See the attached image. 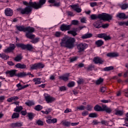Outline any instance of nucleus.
I'll return each mask as SVG.
<instances>
[{"label": "nucleus", "instance_id": "10", "mask_svg": "<svg viewBox=\"0 0 128 128\" xmlns=\"http://www.w3.org/2000/svg\"><path fill=\"white\" fill-rule=\"evenodd\" d=\"M16 72H18V70H12L6 72V74H9L10 78H12L14 76H17L18 74H16Z\"/></svg>", "mask_w": 128, "mask_h": 128}, {"label": "nucleus", "instance_id": "56", "mask_svg": "<svg viewBox=\"0 0 128 128\" xmlns=\"http://www.w3.org/2000/svg\"><path fill=\"white\" fill-rule=\"evenodd\" d=\"M88 111H84L82 112V116H88Z\"/></svg>", "mask_w": 128, "mask_h": 128}, {"label": "nucleus", "instance_id": "16", "mask_svg": "<svg viewBox=\"0 0 128 128\" xmlns=\"http://www.w3.org/2000/svg\"><path fill=\"white\" fill-rule=\"evenodd\" d=\"M102 112H106L108 114H110L111 112H112V110L110 108H108L106 105L103 104L102 107Z\"/></svg>", "mask_w": 128, "mask_h": 128}, {"label": "nucleus", "instance_id": "52", "mask_svg": "<svg viewBox=\"0 0 128 128\" xmlns=\"http://www.w3.org/2000/svg\"><path fill=\"white\" fill-rule=\"evenodd\" d=\"M72 24L74 26H78V20H72Z\"/></svg>", "mask_w": 128, "mask_h": 128}, {"label": "nucleus", "instance_id": "7", "mask_svg": "<svg viewBox=\"0 0 128 128\" xmlns=\"http://www.w3.org/2000/svg\"><path fill=\"white\" fill-rule=\"evenodd\" d=\"M88 45L86 43H80L79 44L78 46V50L79 52H84L86 48H88Z\"/></svg>", "mask_w": 128, "mask_h": 128}, {"label": "nucleus", "instance_id": "55", "mask_svg": "<svg viewBox=\"0 0 128 128\" xmlns=\"http://www.w3.org/2000/svg\"><path fill=\"white\" fill-rule=\"evenodd\" d=\"M64 114H68V112H72V109L66 108L64 112Z\"/></svg>", "mask_w": 128, "mask_h": 128}, {"label": "nucleus", "instance_id": "38", "mask_svg": "<svg viewBox=\"0 0 128 128\" xmlns=\"http://www.w3.org/2000/svg\"><path fill=\"white\" fill-rule=\"evenodd\" d=\"M120 8L122 10H126V8H128V4H124L120 5Z\"/></svg>", "mask_w": 128, "mask_h": 128}, {"label": "nucleus", "instance_id": "39", "mask_svg": "<svg viewBox=\"0 0 128 128\" xmlns=\"http://www.w3.org/2000/svg\"><path fill=\"white\" fill-rule=\"evenodd\" d=\"M102 82H104V78H100L99 79H98L96 81V84H102Z\"/></svg>", "mask_w": 128, "mask_h": 128}, {"label": "nucleus", "instance_id": "6", "mask_svg": "<svg viewBox=\"0 0 128 128\" xmlns=\"http://www.w3.org/2000/svg\"><path fill=\"white\" fill-rule=\"evenodd\" d=\"M46 2V0H39L38 2H34V3H32V4L33 6H34V8L35 10H38V8H42Z\"/></svg>", "mask_w": 128, "mask_h": 128}, {"label": "nucleus", "instance_id": "28", "mask_svg": "<svg viewBox=\"0 0 128 128\" xmlns=\"http://www.w3.org/2000/svg\"><path fill=\"white\" fill-rule=\"evenodd\" d=\"M17 76L18 78H24L26 76V72H23L17 74Z\"/></svg>", "mask_w": 128, "mask_h": 128}, {"label": "nucleus", "instance_id": "33", "mask_svg": "<svg viewBox=\"0 0 128 128\" xmlns=\"http://www.w3.org/2000/svg\"><path fill=\"white\" fill-rule=\"evenodd\" d=\"M0 58H3L5 60H8V58H10V56H6V54H0Z\"/></svg>", "mask_w": 128, "mask_h": 128}, {"label": "nucleus", "instance_id": "26", "mask_svg": "<svg viewBox=\"0 0 128 128\" xmlns=\"http://www.w3.org/2000/svg\"><path fill=\"white\" fill-rule=\"evenodd\" d=\"M61 124L63 126H68V128L70 126V122L63 120Z\"/></svg>", "mask_w": 128, "mask_h": 128}, {"label": "nucleus", "instance_id": "23", "mask_svg": "<svg viewBox=\"0 0 128 128\" xmlns=\"http://www.w3.org/2000/svg\"><path fill=\"white\" fill-rule=\"evenodd\" d=\"M22 122H17L16 123H13L12 124V128H18L20 126H22Z\"/></svg>", "mask_w": 128, "mask_h": 128}, {"label": "nucleus", "instance_id": "18", "mask_svg": "<svg viewBox=\"0 0 128 128\" xmlns=\"http://www.w3.org/2000/svg\"><path fill=\"white\" fill-rule=\"evenodd\" d=\"M16 68H20L21 70H24V68H26V65L24 64H22L20 63H18L16 64Z\"/></svg>", "mask_w": 128, "mask_h": 128}, {"label": "nucleus", "instance_id": "54", "mask_svg": "<svg viewBox=\"0 0 128 128\" xmlns=\"http://www.w3.org/2000/svg\"><path fill=\"white\" fill-rule=\"evenodd\" d=\"M97 4H98V3H96V2H93L90 3V6H92V8H94V6H96Z\"/></svg>", "mask_w": 128, "mask_h": 128}, {"label": "nucleus", "instance_id": "58", "mask_svg": "<svg viewBox=\"0 0 128 128\" xmlns=\"http://www.w3.org/2000/svg\"><path fill=\"white\" fill-rule=\"evenodd\" d=\"M100 90L101 92H104L106 90V89L104 87H102L101 88H100Z\"/></svg>", "mask_w": 128, "mask_h": 128}, {"label": "nucleus", "instance_id": "2", "mask_svg": "<svg viewBox=\"0 0 128 128\" xmlns=\"http://www.w3.org/2000/svg\"><path fill=\"white\" fill-rule=\"evenodd\" d=\"M75 42L76 39H74V38L66 36L61 40V42L60 43V44L62 47L72 49L73 48H74Z\"/></svg>", "mask_w": 128, "mask_h": 128}, {"label": "nucleus", "instance_id": "45", "mask_svg": "<svg viewBox=\"0 0 128 128\" xmlns=\"http://www.w3.org/2000/svg\"><path fill=\"white\" fill-rule=\"evenodd\" d=\"M90 18L92 20H96V18H98V16H96V14H92L90 16Z\"/></svg>", "mask_w": 128, "mask_h": 128}, {"label": "nucleus", "instance_id": "59", "mask_svg": "<svg viewBox=\"0 0 128 128\" xmlns=\"http://www.w3.org/2000/svg\"><path fill=\"white\" fill-rule=\"evenodd\" d=\"M56 122H58V120L56 118H53V119H51L52 124H56Z\"/></svg>", "mask_w": 128, "mask_h": 128}, {"label": "nucleus", "instance_id": "3", "mask_svg": "<svg viewBox=\"0 0 128 128\" xmlns=\"http://www.w3.org/2000/svg\"><path fill=\"white\" fill-rule=\"evenodd\" d=\"M23 4L24 6H28L25 8H20L16 9V10L20 12L21 14H30V12H32V8H34V6L32 4L34 2L30 1L29 2H24Z\"/></svg>", "mask_w": 128, "mask_h": 128}, {"label": "nucleus", "instance_id": "31", "mask_svg": "<svg viewBox=\"0 0 128 128\" xmlns=\"http://www.w3.org/2000/svg\"><path fill=\"white\" fill-rule=\"evenodd\" d=\"M94 110L96 112H102V106L99 105H96L94 108Z\"/></svg>", "mask_w": 128, "mask_h": 128}, {"label": "nucleus", "instance_id": "61", "mask_svg": "<svg viewBox=\"0 0 128 128\" xmlns=\"http://www.w3.org/2000/svg\"><path fill=\"white\" fill-rule=\"evenodd\" d=\"M92 106H90V105L87 106V107H86L87 110L90 111V110H92Z\"/></svg>", "mask_w": 128, "mask_h": 128}, {"label": "nucleus", "instance_id": "40", "mask_svg": "<svg viewBox=\"0 0 128 128\" xmlns=\"http://www.w3.org/2000/svg\"><path fill=\"white\" fill-rule=\"evenodd\" d=\"M94 26L96 28H102V26H100V24L98 22H96L93 24Z\"/></svg>", "mask_w": 128, "mask_h": 128}, {"label": "nucleus", "instance_id": "12", "mask_svg": "<svg viewBox=\"0 0 128 128\" xmlns=\"http://www.w3.org/2000/svg\"><path fill=\"white\" fill-rule=\"evenodd\" d=\"M70 28H72V24L66 25V24H63L61 25L60 29L62 32H64V30H70Z\"/></svg>", "mask_w": 128, "mask_h": 128}, {"label": "nucleus", "instance_id": "32", "mask_svg": "<svg viewBox=\"0 0 128 128\" xmlns=\"http://www.w3.org/2000/svg\"><path fill=\"white\" fill-rule=\"evenodd\" d=\"M32 40L30 41V42L32 44H36V42H40V38H33L32 39Z\"/></svg>", "mask_w": 128, "mask_h": 128}, {"label": "nucleus", "instance_id": "17", "mask_svg": "<svg viewBox=\"0 0 128 128\" xmlns=\"http://www.w3.org/2000/svg\"><path fill=\"white\" fill-rule=\"evenodd\" d=\"M94 64H102L103 62H104V61L102 60V59L100 58L95 57L94 59Z\"/></svg>", "mask_w": 128, "mask_h": 128}, {"label": "nucleus", "instance_id": "1", "mask_svg": "<svg viewBox=\"0 0 128 128\" xmlns=\"http://www.w3.org/2000/svg\"><path fill=\"white\" fill-rule=\"evenodd\" d=\"M16 29L20 32H26V36L28 38L32 40V38H36V35L32 34V32H34V28L30 26H28L24 28V26H16Z\"/></svg>", "mask_w": 128, "mask_h": 128}, {"label": "nucleus", "instance_id": "27", "mask_svg": "<svg viewBox=\"0 0 128 128\" xmlns=\"http://www.w3.org/2000/svg\"><path fill=\"white\" fill-rule=\"evenodd\" d=\"M22 60V56L21 54L18 55L14 58V60H15V62H20V60Z\"/></svg>", "mask_w": 128, "mask_h": 128}, {"label": "nucleus", "instance_id": "47", "mask_svg": "<svg viewBox=\"0 0 128 128\" xmlns=\"http://www.w3.org/2000/svg\"><path fill=\"white\" fill-rule=\"evenodd\" d=\"M77 83L78 84H84V79L79 78L78 80L77 81Z\"/></svg>", "mask_w": 128, "mask_h": 128}, {"label": "nucleus", "instance_id": "4", "mask_svg": "<svg viewBox=\"0 0 128 128\" xmlns=\"http://www.w3.org/2000/svg\"><path fill=\"white\" fill-rule=\"evenodd\" d=\"M16 46L17 48H20L22 50H27L30 51L34 50V46L30 44H16Z\"/></svg>", "mask_w": 128, "mask_h": 128}, {"label": "nucleus", "instance_id": "21", "mask_svg": "<svg viewBox=\"0 0 128 128\" xmlns=\"http://www.w3.org/2000/svg\"><path fill=\"white\" fill-rule=\"evenodd\" d=\"M114 114L116 116H122L124 114V110H118V109L115 110V113Z\"/></svg>", "mask_w": 128, "mask_h": 128}, {"label": "nucleus", "instance_id": "9", "mask_svg": "<svg viewBox=\"0 0 128 128\" xmlns=\"http://www.w3.org/2000/svg\"><path fill=\"white\" fill-rule=\"evenodd\" d=\"M44 65H43L42 62L35 64L30 66V70H38V68H44Z\"/></svg>", "mask_w": 128, "mask_h": 128}, {"label": "nucleus", "instance_id": "43", "mask_svg": "<svg viewBox=\"0 0 128 128\" xmlns=\"http://www.w3.org/2000/svg\"><path fill=\"white\" fill-rule=\"evenodd\" d=\"M74 84L75 83L74 82H70L68 84V88H72L73 86H74Z\"/></svg>", "mask_w": 128, "mask_h": 128}, {"label": "nucleus", "instance_id": "15", "mask_svg": "<svg viewBox=\"0 0 128 128\" xmlns=\"http://www.w3.org/2000/svg\"><path fill=\"white\" fill-rule=\"evenodd\" d=\"M5 14L7 16H12L14 14V12L10 8H6L5 10Z\"/></svg>", "mask_w": 128, "mask_h": 128}, {"label": "nucleus", "instance_id": "22", "mask_svg": "<svg viewBox=\"0 0 128 128\" xmlns=\"http://www.w3.org/2000/svg\"><path fill=\"white\" fill-rule=\"evenodd\" d=\"M116 18H123L124 20L126 18V14L124 13H118L116 16Z\"/></svg>", "mask_w": 128, "mask_h": 128}, {"label": "nucleus", "instance_id": "46", "mask_svg": "<svg viewBox=\"0 0 128 128\" xmlns=\"http://www.w3.org/2000/svg\"><path fill=\"white\" fill-rule=\"evenodd\" d=\"M104 40H112V37L110 36H106V34L105 36L104 37Z\"/></svg>", "mask_w": 128, "mask_h": 128}, {"label": "nucleus", "instance_id": "30", "mask_svg": "<svg viewBox=\"0 0 128 128\" xmlns=\"http://www.w3.org/2000/svg\"><path fill=\"white\" fill-rule=\"evenodd\" d=\"M25 104L28 106H34V101L28 100L25 102Z\"/></svg>", "mask_w": 128, "mask_h": 128}, {"label": "nucleus", "instance_id": "13", "mask_svg": "<svg viewBox=\"0 0 128 128\" xmlns=\"http://www.w3.org/2000/svg\"><path fill=\"white\" fill-rule=\"evenodd\" d=\"M70 6L76 12H78V14L82 12V8H80L78 4L72 5Z\"/></svg>", "mask_w": 128, "mask_h": 128}, {"label": "nucleus", "instance_id": "5", "mask_svg": "<svg viewBox=\"0 0 128 128\" xmlns=\"http://www.w3.org/2000/svg\"><path fill=\"white\" fill-rule=\"evenodd\" d=\"M98 18L100 20H112V16L106 13H102L98 14Z\"/></svg>", "mask_w": 128, "mask_h": 128}, {"label": "nucleus", "instance_id": "36", "mask_svg": "<svg viewBox=\"0 0 128 128\" xmlns=\"http://www.w3.org/2000/svg\"><path fill=\"white\" fill-rule=\"evenodd\" d=\"M34 110L38 112H40V110H42V106L40 105H37L34 107Z\"/></svg>", "mask_w": 128, "mask_h": 128}, {"label": "nucleus", "instance_id": "57", "mask_svg": "<svg viewBox=\"0 0 128 128\" xmlns=\"http://www.w3.org/2000/svg\"><path fill=\"white\" fill-rule=\"evenodd\" d=\"M102 102H104V104H108V102H110V100H101Z\"/></svg>", "mask_w": 128, "mask_h": 128}, {"label": "nucleus", "instance_id": "20", "mask_svg": "<svg viewBox=\"0 0 128 128\" xmlns=\"http://www.w3.org/2000/svg\"><path fill=\"white\" fill-rule=\"evenodd\" d=\"M78 32V28H74L72 30H69L68 32V34H72L74 36H76L78 34L76 33Z\"/></svg>", "mask_w": 128, "mask_h": 128}, {"label": "nucleus", "instance_id": "11", "mask_svg": "<svg viewBox=\"0 0 128 128\" xmlns=\"http://www.w3.org/2000/svg\"><path fill=\"white\" fill-rule=\"evenodd\" d=\"M16 48V45L14 44H10V46L6 48L5 49L4 52L8 53V52H12V50H14Z\"/></svg>", "mask_w": 128, "mask_h": 128}, {"label": "nucleus", "instance_id": "53", "mask_svg": "<svg viewBox=\"0 0 128 128\" xmlns=\"http://www.w3.org/2000/svg\"><path fill=\"white\" fill-rule=\"evenodd\" d=\"M60 92L66 90V88L64 86H62L61 87H60Z\"/></svg>", "mask_w": 128, "mask_h": 128}, {"label": "nucleus", "instance_id": "25", "mask_svg": "<svg viewBox=\"0 0 128 128\" xmlns=\"http://www.w3.org/2000/svg\"><path fill=\"white\" fill-rule=\"evenodd\" d=\"M92 34H87L83 35L82 36V38L83 40H84L86 38H92Z\"/></svg>", "mask_w": 128, "mask_h": 128}, {"label": "nucleus", "instance_id": "37", "mask_svg": "<svg viewBox=\"0 0 128 128\" xmlns=\"http://www.w3.org/2000/svg\"><path fill=\"white\" fill-rule=\"evenodd\" d=\"M20 118V114L16 112H14L12 116V118Z\"/></svg>", "mask_w": 128, "mask_h": 128}, {"label": "nucleus", "instance_id": "63", "mask_svg": "<svg viewBox=\"0 0 128 128\" xmlns=\"http://www.w3.org/2000/svg\"><path fill=\"white\" fill-rule=\"evenodd\" d=\"M11 98H12V100H18V97L16 96H14Z\"/></svg>", "mask_w": 128, "mask_h": 128}, {"label": "nucleus", "instance_id": "24", "mask_svg": "<svg viewBox=\"0 0 128 128\" xmlns=\"http://www.w3.org/2000/svg\"><path fill=\"white\" fill-rule=\"evenodd\" d=\"M95 44L98 48H100V46H102L104 44V41L102 40H98L96 42Z\"/></svg>", "mask_w": 128, "mask_h": 128}, {"label": "nucleus", "instance_id": "44", "mask_svg": "<svg viewBox=\"0 0 128 128\" xmlns=\"http://www.w3.org/2000/svg\"><path fill=\"white\" fill-rule=\"evenodd\" d=\"M94 68V66L92 65H90L88 68H87V70L88 72H90V70H92Z\"/></svg>", "mask_w": 128, "mask_h": 128}, {"label": "nucleus", "instance_id": "62", "mask_svg": "<svg viewBox=\"0 0 128 128\" xmlns=\"http://www.w3.org/2000/svg\"><path fill=\"white\" fill-rule=\"evenodd\" d=\"M86 18H83L80 19L81 22H82L83 24H86Z\"/></svg>", "mask_w": 128, "mask_h": 128}, {"label": "nucleus", "instance_id": "8", "mask_svg": "<svg viewBox=\"0 0 128 128\" xmlns=\"http://www.w3.org/2000/svg\"><path fill=\"white\" fill-rule=\"evenodd\" d=\"M44 96L48 104H50L56 100V98L50 96L48 94H44Z\"/></svg>", "mask_w": 128, "mask_h": 128}, {"label": "nucleus", "instance_id": "41", "mask_svg": "<svg viewBox=\"0 0 128 128\" xmlns=\"http://www.w3.org/2000/svg\"><path fill=\"white\" fill-rule=\"evenodd\" d=\"M28 118L30 120H32V118H34V113H28Z\"/></svg>", "mask_w": 128, "mask_h": 128}, {"label": "nucleus", "instance_id": "42", "mask_svg": "<svg viewBox=\"0 0 128 128\" xmlns=\"http://www.w3.org/2000/svg\"><path fill=\"white\" fill-rule=\"evenodd\" d=\"M89 118H98L96 113H91L89 114Z\"/></svg>", "mask_w": 128, "mask_h": 128}, {"label": "nucleus", "instance_id": "60", "mask_svg": "<svg viewBox=\"0 0 128 128\" xmlns=\"http://www.w3.org/2000/svg\"><path fill=\"white\" fill-rule=\"evenodd\" d=\"M92 124L94 126H96V124H100V122H98V120H94L92 122Z\"/></svg>", "mask_w": 128, "mask_h": 128}, {"label": "nucleus", "instance_id": "49", "mask_svg": "<svg viewBox=\"0 0 128 128\" xmlns=\"http://www.w3.org/2000/svg\"><path fill=\"white\" fill-rule=\"evenodd\" d=\"M86 108V107L84 106H78L77 107V110H84Z\"/></svg>", "mask_w": 128, "mask_h": 128}, {"label": "nucleus", "instance_id": "19", "mask_svg": "<svg viewBox=\"0 0 128 128\" xmlns=\"http://www.w3.org/2000/svg\"><path fill=\"white\" fill-rule=\"evenodd\" d=\"M107 56L109 58H116L118 56V54L116 52H110L106 54Z\"/></svg>", "mask_w": 128, "mask_h": 128}, {"label": "nucleus", "instance_id": "64", "mask_svg": "<svg viewBox=\"0 0 128 128\" xmlns=\"http://www.w3.org/2000/svg\"><path fill=\"white\" fill-rule=\"evenodd\" d=\"M109 24H104L103 25H102V28H108V26Z\"/></svg>", "mask_w": 128, "mask_h": 128}, {"label": "nucleus", "instance_id": "51", "mask_svg": "<svg viewBox=\"0 0 128 128\" xmlns=\"http://www.w3.org/2000/svg\"><path fill=\"white\" fill-rule=\"evenodd\" d=\"M55 36L56 38H60L62 36V32H56L55 34Z\"/></svg>", "mask_w": 128, "mask_h": 128}, {"label": "nucleus", "instance_id": "34", "mask_svg": "<svg viewBox=\"0 0 128 128\" xmlns=\"http://www.w3.org/2000/svg\"><path fill=\"white\" fill-rule=\"evenodd\" d=\"M22 110V106H16L14 108V112H20Z\"/></svg>", "mask_w": 128, "mask_h": 128}, {"label": "nucleus", "instance_id": "29", "mask_svg": "<svg viewBox=\"0 0 128 128\" xmlns=\"http://www.w3.org/2000/svg\"><path fill=\"white\" fill-rule=\"evenodd\" d=\"M40 78H35L33 79V82H34L35 84H41Z\"/></svg>", "mask_w": 128, "mask_h": 128}, {"label": "nucleus", "instance_id": "14", "mask_svg": "<svg viewBox=\"0 0 128 128\" xmlns=\"http://www.w3.org/2000/svg\"><path fill=\"white\" fill-rule=\"evenodd\" d=\"M59 80H62L64 82H68L70 80V74H66L59 76Z\"/></svg>", "mask_w": 128, "mask_h": 128}, {"label": "nucleus", "instance_id": "50", "mask_svg": "<svg viewBox=\"0 0 128 128\" xmlns=\"http://www.w3.org/2000/svg\"><path fill=\"white\" fill-rule=\"evenodd\" d=\"M106 34H98V38H104V36H106Z\"/></svg>", "mask_w": 128, "mask_h": 128}, {"label": "nucleus", "instance_id": "48", "mask_svg": "<svg viewBox=\"0 0 128 128\" xmlns=\"http://www.w3.org/2000/svg\"><path fill=\"white\" fill-rule=\"evenodd\" d=\"M36 124L38 126H44V122L42 120H38L36 121Z\"/></svg>", "mask_w": 128, "mask_h": 128}, {"label": "nucleus", "instance_id": "35", "mask_svg": "<svg viewBox=\"0 0 128 128\" xmlns=\"http://www.w3.org/2000/svg\"><path fill=\"white\" fill-rule=\"evenodd\" d=\"M114 68L112 66H110L108 67H106L104 68V70L105 72H108L109 70H114Z\"/></svg>", "mask_w": 128, "mask_h": 128}]
</instances>
